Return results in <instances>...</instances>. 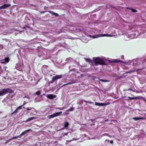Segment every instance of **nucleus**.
<instances>
[{
	"mask_svg": "<svg viewBox=\"0 0 146 146\" xmlns=\"http://www.w3.org/2000/svg\"><path fill=\"white\" fill-rule=\"evenodd\" d=\"M2 40H5L6 41H7V39L5 38H3V39H2Z\"/></svg>",
	"mask_w": 146,
	"mask_h": 146,
	"instance_id": "nucleus-31",
	"label": "nucleus"
},
{
	"mask_svg": "<svg viewBox=\"0 0 146 146\" xmlns=\"http://www.w3.org/2000/svg\"><path fill=\"white\" fill-rule=\"evenodd\" d=\"M9 60V57L5 58V59H3L1 60V63L2 64L8 63Z\"/></svg>",
	"mask_w": 146,
	"mask_h": 146,
	"instance_id": "nucleus-6",
	"label": "nucleus"
},
{
	"mask_svg": "<svg viewBox=\"0 0 146 146\" xmlns=\"http://www.w3.org/2000/svg\"><path fill=\"white\" fill-rule=\"evenodd\" d=\"M109 62H113V63H118V62H121V61L120 60H110Z\"/></svg>",
	"mask_w": 146,
	"mask_h": 146,
	"instance_id": "nucleus-11",
	"label": "nucleus"
},
{
	"mask_svg": "<svg viewBox=\"0 0 146 146\" xmlns=\"http://www.w3.org/2000/svg\"><path fill=\"white\" fill-rule=\"evenodd\" d=\"M25 27H23V29H25Z\"/></svg>",
	"mask_w": 146,
	"mask_h": 146,
	"instance_id": "nucleus-35",
	"label": "nucleus"
},
{
	"mask_svg": "<svg viewBox=\"0 0 146 146\" xmlns=\"http://www.w3.org/2000/svg\"><path fill=\"white\" fill-rule=\"evenodd\" d=\"M25 104V103H24L21 106H22V107L23 106H24Z\"/></svg>",
	"mask_w": 146,
	"mask_h": 146,
	"instance_id": "nucleus-34",
	"label": "nucleus"
},
{
	"mask_svg": "<svg viewBox=\"0 0 146 146\" xmlns=\"http://www.w3.org/2000/svg\"><path fill=\"white\" fill-rule=\"evenodd\" d=\"M55 117L54 113L51 114V115H48V117L49 119L53 118Z\"/></svg>",
	"mask_w": 146,
	"mask_h": 146,
	"instance_id": "nucleus-13",
	"label": "nucleus"
},
{
	"mask_svg": "<svg viewBox=\"0 0 146 146\" xmlns=\"http://www.w3.org/2000/svg\"><path fill=\"white\" fill-rule=\"evenodd\" d=\"M100 81H102V82H109V80H104L102 79H100Z\"/></svg>",
	"mask_w": 146,
	"mask_h": 146,
	"instance_id": "nucleus-22",
	"label": "nucleus"
},
{
	"mask_svg": "<svg viewBox=\"0 0 146 146\" xmlns=\"http://www.w3.org/2000/svg\"><path fill=\"white\" fill-rule=\"evenodd\" d=\"M127 9H130V10H131V11L135 13V12H137V11L136 10L133 9L132 8H127Z\"/></svg>",
	"mask_w": 146,
	"mask_h": 146,
	"instance_id": "nucleus-18",
	"label": "nucleus"
},
{
	"mask_svg": "<svg viewBox=\"0 0 146 146\" xmlns=\"http://www.w3.org/2000/svg\"><path fill=\"white\" fill-rule=\"evenodd\" d=\"M22 106H19L17 108V109H18V110L19 109H22Z\"/></svg>",
	"mask_w": 146,
	"mask_h": 146,
	"instance_id": "nucleus-24",
	"label": "nucleus"
},
{
	"mask_svg": "<svg viewBox=\"0 0 146 146\" xmlns=\"http://www.w3.org/2000/svg\"><path fill=\"white\" fill-rule=\"evenodd\" d=\"M31 130V129H29L28 130H27L24 131L22 132L19 136H18L17 137H13V139H16L18 137H21V136H23V135H24L26 133H27L28 132Z\"/></svg>",
	"mask_w": 146,
	"mask_h": 146,
	"instance_id": "nucleus-4",
	"label": "nucleus"
},
{
	"mask_svg": "<svg viewBox=\"0 0 146 146\" xmlns=\"http://www.w3.org/2000/svg\"><path fill=\"white\" fill-rule=\"evenodd\" d=\"M132 119H133L135 121H137V120H140V119H144V118L143 117H133Z\"/></svg>",
	"mask_w": 146,
	"mask_h": 146,
	"instance_id": "nucleus-9",
	"label": "nucleus"
},
{
	"mask_svg": "<svg viewBox=\"0 0 146 146\" xmlns=\"http://www.w3.org/2000/svg\"><path fill=\"white\" fill-rule=\"evenodd\" d=\"M3 48V46L2 45L0 44V48L2 49Z\"/></svg>",
	"mask_w": 146,
	"mask_h": 146,
	"instance_id": "nucleus-29",
	"label": "nucleus"
},
{
	"mask_svg": "<svg viewBox=\"0 0 146 146\" xmlns=\"http://www.w3.org/2000/svg\"><path fill=\"white\" fill-rule=\"evenodd\" d=\"M128 90L131 91H132V92H135V91L133 90L131 88H129L128 89H125V90H124V91H128Z\"/></svg>",
	"mask_w": 146,
	"mask_h": 146,
	"instance_id": "nucleus-20",
	"label": "nucleus"
},
{
	"mask_svg": "<svg viewBox=\"0 0 146 146\" xmlns=\"http://www.w3.org/2000/svg\"><path fill=\"white\" fill-rule=\"evenodd\" d=\"M145 63H146V59L143 62V64H145Z\"/></svg>",
	"mask_w": 146,
	"mask_h": 146,
	"instance_id": "nucleus-28",
	"label": "nucleus"
},
{
	"mask_svg": "<svg viewBox=\"0 0 146 146\" xmlns=\"http://www.w3.org/2000/svg\"><path fill=\"white\" fill-rule=\"evenodd\" d=\"M142 69H139V70H142Z\"/></svg>",
	"mask_w": 146,
	"mask_h": 146,
	"instance_id": "nucleus-36",
	"label": "nucleus"
},
{
	"mask_svg": "<svg viewBox=\"0 0 146 146\" xmlns=\"http://www.w3.org/2000/svg\"><path fill=\"white\" fill-rule=\"evenodd\" d=\"M34 109V108H31L30 107V108H27L26 109V110H31V109Z\"/></svg>",
	"mask_w": 146,
	"mask_h": 146,
	"instance_id": "nucleus-25",
	"label": "nucleus"
},
{
	"mask_svg": "<svg viewBox=\"0 0 146 146\" xmlns=\"http://www.w3.org/2000/svg\"><path fill=\"white\" fill-rule=\"evenodd\" d=\"M13 92V91L10 88L3 89L0 91V96H4L8 93H12Z\"/></svg>",
	"mask_w": 146,
	"mask_h": 146,
	"instance_id": "nucleus-2",
	"label": "nucleus"
},
{
	"mask_svg": "<svg viewBox=\"0 0 146 146\" xmlns=\"http://www.w3.org/2000/svg\"><path fill=\"white\" fill-rule=\"evenodd\" d=\"M69 114V112H68V113H64V115H68V114Z\"/></svg>",
	"mask_w": 146,
	"mask_h": 146,
	"instance_id": "nucleus-27",
	"label": "nucleus"
},
{
	"mask_svg": "<svg viewBox=\"0 0 146 146\" xmlns=\"http://www.w3.org/2000/svg\"><path fill=\"white\" fill-rule=\"evenodd\" d=\"M74 109L73 108H70L68 110H66V112H67L69 111H73V110H74Z\"/></svg>",
	"mask_w": 146,
	"mask_h": 146,
	"instance_id": "nucleus-21",
	"label": "nucleus"
},
{
	"mask_svg": "<svg viewBox=\"0 0 146 146\" xmlns=\"http://www.w3.org/2000/svg\"><path fill=\"white\" fill-rule=\"evenodd\" d=\"M110 104V102H108L107 103H95V105L97 106H103L107 105H108Z\"/></svg>",
	"mask_w": 146,
	"mask_h": 146,
	"instance_id": "nucleus-7",
	"label": "nucleus"
},
{
	"mask_svg": "<svg viewBox=\"0 0 146 146\" xmlns=\"http://www.w3.org/2000/svg\"><path fill=\"white\" fill-rule=\"evenodd\" d=\"M122 98H127V97L125 96H124Z\"/></svg>",
	"mask_w": 146,
	"mask_h": 146,
	"instance_id": "nucleus-33",
	"label": "nucleus"
},
{
	"mask_svg": "<svg viewBox=\"0 0 146 146\" xmlns=\"http://www.w3.org/2000/svg\"><path fill=\"white\" fill-rule=\"evenodd\" d=\"M62 113V111H61L59 112H57L54 113V115L55 117L59 116L60 115V114Z\"/></svg>",
	"mask_w": 146,
	"mask_h": 146,
	"instance_id": "nucleus-10",
	"label": "nucleus"
},
{
	"mask_svg": "<svg viewBox=\"0 0 146 146\" xmlns=\"http://www.w3.org/2000/svg\"><path fill=\"white\" fill-rule=\"evenodd\" d=\"M46 12V11H41V12H40V13H44L45 12Z\"/></svg>",
	"mask_w": 146,
	"mask_h": 146,
	"instance_id": "nucleus-30",
	"label": "nucleus"
},
{
	"mask_svg": "<svg viewBox=\"0 0 146 146\" xmlns=\"http://www.w3.org/2000/svg\"><path fill=\"white\" fill-rule=\"evenodd\" d=\"M23 108H24V109H25V107H23Z\"/></svg>",
	"mask_w": 146,
	"mask_h": 146,
	"instance_id": "nucleus-37",
	"label": "nucleus"
},
{
	"mask_svg": "<svg viewBox=\"0 0 146 146\" xmlns=\"http://www.w3.org/2000/svg\"><path fill=\"white\" fill-rule=\"evenodd\" d=\"M73 83H72V82H69V83H68L67 84H64L62 86L61 88H62V87L64 86H66V85H69L72 84Z\"/></svg>",
	"mask_w": 146,
	"mask_h": 146,
	"instance_id": "nucleus-16",
	"label": "nucleus"
},
{
	"mask_svg": "<svg viewBox=\"0 0 146 146\" xmlns=\"http://www.w3.org/2000/svg\"><path fill=\"white\" fill-rule=\"evenodd\" d=\"M48 12L54 15H55L56 16H58L59 15L58 14L52 11H48Z\"/></svg>",
	"mask_w": 146,
	"mask_h": 146,
	"instance_id": "nucleus-12",
	"label": "nucleus"
},
{
	"mask_svg": "<svg viewBox=\"0 0 146 146\" xmlns=\"http://www.w3.org/2000/svg\"><path fill=\"white\" fill-rule=\"evenodd\" d=\"M86 61L87 62L90 63L92 64L94 62L96 66H97L98 64L100 65H106V63L104 61L103 59L98 57L93 58L92 60L89 58H86Z\"/></svg>",
	"mask_w": 146,
	"mask_h": 146,
	"instance_id": "nucleus-1",
	"label": "nucleus"
},
{
	"mask_svg": "<svg viewBox=\"0 0 146 146\" xmlns=\"http://www.w3.org/2000/svg\"><path fill=\"white\" fill-rule=\"evenodd\" d=\"M10 6V5L9 4H5L0 7V9H6L9 7Z\"/></svg>",
	"mask_w": 146,
	"mask_h": 146,
	"instance_id": "nucleus-8",
	"label": "nucleus"
},
{
	"mask_svg": "<svg viewBox=\"0 0 146 146\" xmlns=\"http://www.w3.org/2000/svg\"><path fill=\"white\" fill-rule=\"evenodd\" d=\"M46 97L50 99H53L56 97V96L52 94H50L47 95Z\"/></svg>",
	"mask_w": 146,
	"mask_h": 146,
	"instance_id": "nucleus-5",
	"label": "nucleus"
},
{
	"mask_svg": "<svg viewBox=\"0 0 146 146\" xmlns=\"http://www.w3.org/2000/svg\"><path fill=\"white\" fill-rule=\"evenodd\" d=\"M65 108L64 107L57 108L56 109H59L60 110H64Z\"/></svg>",
	"mask_w": 146,
	"mask_h": 146,
	"instance_id": "nucleus-23",
	"label": "nucleus"
},
{
	"mask_svg": "<svg viewBox=\"0 0 146 146\" xmlns=\"http://www.w3.org/2000/svg\"><path fill=\"white\" fill-rule=\"evenodd\" d=\"M35 119V117H30V118H28L27 120L26 121L27 122H28V121H31V120H32L33 119Z\"/></svg>",
	"mask_w": 146,
	"mask_h": 146,
	"instance_id": "nucleus-14",
	"label": "nucleus"
},
{
	"mask_svg": "<svg viewBox=\"0 0 146 146\" xmlns=\"http://www.w3.org/2000/svg\"><path fill=\"white\" fill-rule=\"evenodd\" d=\"M106 35H107V36H112V35H110L109 34H107Z\"/></svg>",
	"mask_w": 146,
	"mask_h": 146,
	"instance_id": "nucleus-32",
	"label": "nucleus"
},
{
	"mask_svg": "<svg viewBox=\"0 0 146 146\" xmlns=\"http://www.w3.org/2000/svg\"><path fill=\"white\" fill-rule=\"evenodd\" d=\"M62 78V75H56V76H53L51 80L49 82V84H52L54 82L56 81L58 79H60Z\"/></svg>",
	"mask_w": 146,
	"mask_h": 146,
	"instance_id": "nucleus-3",
	"label": "nucleus"
},
{
	"mask_svg": "<svg viewBox=\"0 0 146 146\" xmlns=\"http://www.w3.org/2000/svg\"><path fill=\"white\" fill-rule=\"evenodd\" d=\"M110 143L112 145L113 144V140H111L110 141Z\"/></svg>",
	"mask_w": 146,
	"mask_h": 146,
	"instance_id": "nucleus-26",
	"label": "nucleus"
},
{
	"mask_svg": "<svg viewBox=\"0 0 146 146\" xmlns=\"http://www.w3.org/2000/svg\"><path fill=\"white\" fill-rule=\"evenodd\" d=\"M40 93H41V91L40 90H38L37 91L35 94L36 95H37V96H39L40 95Z\"/></svg>",
	"mask_w": 146,
	"mask_h": 146,
	"instance_id": "nucleus-19",
	"label": "nucleus"
},
{
	"mask_svg": "<svg viewBox=\"0 0 146 146\" xmlns=\"http://www.w3.org/2000/svg\"><path fill=\"white\" fill-rule=\"evenodd\" d=\"M69 125V124L67 122H66L64 123V127L65 128L68 127Z\"/></svg>",
	"mask_w": 146,
	"mask_h": 146,
	"instance_id": "nucleus-15",
	"label": "nucleus"
},
{
	"mask_svg": "<svg viewBox=\"0 0 146 146\" xmlns=\"http://www.w3.org/2000/svg\"><path fill=\"white\" fill-rule=\"evenodd\" d=\"M18 111V109H17V108L16 109L11 113V115H13L14 113H16Z\"/></svg>",
	"mask_w": 146,
	"mask_h": 146,
	"instance_id": "nucleus-17",
	"label": "nucleus"
}]
</instances>
